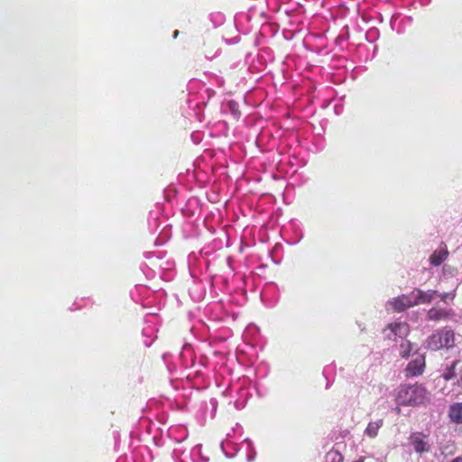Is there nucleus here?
I'll return each mask as SVG.
<instances>
[{"instance_id": "f257e3e1", "label": "nucleus", "mask_w": 462, "mask_h": 462, "mask_svg": "<svg viewBox=\"0 0 462 462\" xmlns=\"http://www.w3.org/2000/svg\"><path fill=\"white\" fill-rule=\"evenodd\" d=\"M429 399L426 389L419 384L402 385L396 394L397 405H418Z\"/></svg>"}, {"instance_id": "f03ea898", "label": "nucleus", "mask_w": 462, "mask_h": 462, "mask_svg": "<svg viewBox=\"0 0 462 462\" xmlns=\"http://www.w3.org/2000/svg\"><path fill=\"white\" fill-rule=\"evenodd\" d=\"M416 291V294H414V291H412L409 295H402L393 299V300H390L387 303V308H392L396 311H402L415 304L430 302L433 297V294L436 292V291Z\"/></svg>"}, {"instance_id": "7ed1b4c3", "label": "nucleus", "mask_w": 462, "mask_h": 462, "mask_svg": "<svg viewBox=\"0 0 462 462\" xmlns=\"http://www.w3.org/2000/svg\"><path fill=\"white\" fill-rule=\"evenodd\" d=\"M455 344V334L453 330L444 328L433 333L426 341L428 349L437 351L441 348H451Z\"/></svg>"}, {"instance_id": "20e7f679", "label": "nucleus", "mask_w": 462, "mask_h": 462, "mask_svg": "<svg viewBox=\"0 0 462 462\" xmlns=\"http://www.w3.org/2000/svg\"><path fill=\"white\" fill-rule=\"evenodd\" d=\"M410 332L406 322H393L387 325L383 333L384 338L396 341L397 338H405Z\"/></svg>"}, {"instance_id": "39448f33", "label": "nucleus", "mask_w": 462, "mask_h": 462, "mask_svg": "<svg viewBox=\"0 0 462 462\" xmlns=\"http://www.w3.org/2000/svg\"><path fill=\"white\" fill-rule=\"evenodd\" d=\"M409 440L416 453H426L431 448V444L429 442L428 437L420 432L411 433Z\"/></svg>"}, {"instance_id": "423d86ee", "label": "nucleus", "mask_w": 462, "mask_h": 462, "mask_svg": "<svg viewBox=\"0 0 462 462\" xmlns=\"http://www.w3.org/2000/svg\"><path fill=\"white\" fill-rule=\"evenodd\" d=\"M425 366V358L423 355H416L415 358L411 360L406 368L410 375L417 376L422 374Z\"/></svg>"}, {"instance_id": "0eeeda50", "label": "nucleus", "mask_w": 462, "mask_h": 462, "mask_svg": "<svg viewBox=\"0 0 462 462\" xmlns=\"http://www.w3.org/2000/svg\"><path fill=\"white\" fill-rule=\"evenodd\" d=\"M441 245H443V248L435 250L430 256V263L434 266L440 265L444 261L448 259L449 255L446 245L444 243H441Z\"/></svg>"}, {"instance_id": "6e6552de", "label": "nucleus", "mask_w": 462, "mask_h": 462, "mask_svg": "<svg viewBox=\"0 0 462 462\" xmlns=\"http://www.w3.org/2000/svg\"><path fill=\"white\" fill-rule=\"evenodd\" d=\"M448 417L457 424H462V402H456L449 406Z\"/></svg>"}, {"instance_id": "1a4fd4ad", "label": "nucleus", "mask_w": 462, "mask_h": 462, "mask_svg": "<svg viewBox=\"0 0 462 462\" xmlns=\"http://www.w3.org/2000/svg\"><path fill=\"white\" fill-rule=\"evenodd\" d=\"M383 426V420H377L375 421H371L368 423L365 434L371 439H374L377 436L380 428Z\"/></svg>"}, {"instance_id": "9d476101", "label": "nucleus", "mask_w": 462, "mask_h": 462, "mask_svg": "<svg viewBox=\"0 0 462 462\" xmlns=\"http://www.w3.org/2000/svg\"><path fill=\"white\" fill-rule=\"evenodd\" d=\"M448 312L446 310L433 308L428 312V319L430 320H440L448 319Z\"/></svg>"}, {"instance_id": "9b49d317", "label": "nucleus", "mask_w": 462, "mask_h": 462, "mask_svg": "<svg viewBox=\"0 0 462 462\" xmlns=\"http://www.w3.org/2000/svg\"><path fill=\"white\" fill-rule=\"evenodd\" d=\"M413 344H411L410 341H402L400 345V356L403 358H407L410 356V353L413 350Z\"/></svg>"}, {"instance_id": "f8f14e48", "label": "nucleus", "mask_w": 462, "mask_h": 462, "mask_svg": "<svg viewBox=\"0 0 462 462\" xmlns=\"http://www.w3.org/2000/svg\"><path fill=\"white\" fill-rule=\"evenodd\" d=\"M459 364V361H454L452 362L451 365L447 367L445 371L443 372V378L446 381H449L456 376V366Z\"/></svg>"}, {"instance_id": "ddd939ff", "label": "nucleus", "mask_w": 462, "mask_h": 462, "mask_svg": "<svg viewBox=\"0 0 462 462\" xmlns=\"http://www.w3.org/2000/svg\"><path fill=\"white\" fill-rule=\"evenodd\" d=\"M441 299L446 301L448 299L452 300L455 297L453 292L445 293L444 295H440Z\"/></svg>"}, {"instance_id": "4468645a", "label": "nucleus", "mask_w": 462, "mask_h": 462, "mask_svg": "<svg viewBox=\"0 0 462 462\" xmlns=\"http://www.w3.org/2000/svg\"><path fill=\"white\" fill-rule=\"evenodd\" d=\"M256 452L252 450L250 454L246 456L247 462H253L255 459Z\"/></svg>"}, {"instance_id": "2eb2a0df", "label": "nucleus", "mask_w": 462, "mask_h": 462, "mask_svg": "<svg viewBox=\"0 0 462 462\" xmlns=\"http://www.w3.org/2000/svg\"><path fill=\"white\" fill-rule=\"evenodd\" d=\"M211 407H212V411L215 412L216 411V409H217V402L216 399H211L210 402H209Z\"/></svg>"}, {"instance_id": "dca6fc26", "label": "nucleus", "mask_w": 462, "mask_h": 462, "mask_svg": "<svg viewBox=\"0 0 462 462\" xmlns=\"http://www.w3.org/2000/svg\"><path fill=\"white\" fill-rule=\"evenodd\" d=\"M457 384L462 388V365L459 367V378L457 379Z\"/></svg>"}, {"instance_id": "f3484780", "label": "nucleus", "mask_w": 462, "mask_h": 462, "mask_svg": "<svg viewBox=\"0 0 462 462\" xmlns=\"http://www.w3.org/2000/svg\"><path fill=\"white\" fill-rule=\"evenodd\" d=\"M451 462H462V457H457Z\"/></svg>"}, {"instance_id": "a211bd4d", "label": "nucleus", "mask_w": 462, "mask_h": 462, "mask_svg": "<svg viewBox=\"0 0 462 462\" xmlns=\"http://www.w3.org/2000/svg\"><path fill=\"white\" fill-rule=\"evenodd\" d=\"M204 152H206V151H204ZM207 153L208 154V156L213 157V152L212 151H207Z\"/></svg>"}, {"instance_id": "6ab92c4d", "label": "nucleus", "mask_w": 462, "mask_h": 462, "mask_svg": "<svg viewBox=\"0 0 462 462\" xmlns=\"http://www.w3.org/2000/svg\"><path fill=\"white\" fill-rule=\"evenodd\" d=\"M328 456H333V457H340V456L338 454H337V453H328Z\"/></svg>"}, {"instance_id": "aec40b11", "label": "nucleus", "mask_w": 462, "mask_h": 462, "mask_svg": "<svg viewBox=\"0 0 462 462\" xmlns=\"http://www.w3.org/2000/svg\"><path fill=\"white\" fill-rule=\"evenodd\" d=\"M178 33H179V31H175V32H174V35H173V37H174V38H176V37H177V35H178Z\"/></svg>"}, {"instance_id": "412c9836", "label": "nucleus", "mask_w": 462, "mask_h": 462, "mask_svg": "<svg viewBox=\"0 0 462 462\" xmlns=\"http://www.w3.org/2000/svg\"><path fill=\"white\" fill-rule=\"evenodd\" d=\"M247 444H248V447L251 448V445H252V442L250 440H246Z\"/></svg>"}, {"instance_id": "4be33fe9", "label": "nucleus", "mask_w": 462, "mask_h": 462, "mask_svg": "<svg viewBox=\"0 0 462 462\" xmlns=\"http://www.w3.org/2000/svg\"><path fill=\"white\" fill-rule=\"evenodd\" d=\"M215 285L216 284H215L214 280H213L212 282H211V286L214 287Z\"/></svg>"}]
</instances>
